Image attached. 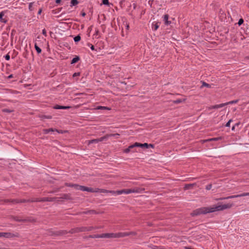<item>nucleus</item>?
I'll list each match as a JSON object with an SVG mask.
<instances>
[{
  "mask_svg": "<svg viewBox=\"0 0 249 249\" xmlns=\"http://www.w3.org/2000/svg\"><path fill=\"white\" fill-rule=\"evenodd\" d=\"M32 199H19V203H26V202H33L34 201H32Z\"/></svg>",
  "mask_w": 249,
  "mask_h": 249,
  "instance_id": "nucleus-26",
  "label": "nucleus"
},
{
  "mask_svg": "<svg viewBox=\"0 0 249 249\" xmlns=\"http://www.w3.org/2000/svg\"><path fill=\"white\" fill-rule=\"evenodd\" d=\"M136 147L148 148V143H141L136 142Z\"/></svg>",
  "mask_w": 249,
  "mask_h": 249,
  "instance_id": "nucleus-16",
  "label": "nucleus"
},
{
  "mask_svg": "<svg viewBox=\"0 0 249 249\" xmlns=\"http://www.w3.org/2000/svg\"><path fill=\"white\" fill-rule=\"evenodd\" d=\"M232 121L231 119H230L225 124V126L226 127H230V124L231 122Z\"/></svg>",
  "mask_w": 249,
  "mask_h": 249,
  "instance_id": "nucleus-47",
  "label": "nucleus"
},
{
  "mask_svg": "<svg viewBox=\"0 0 249 249\" xmlns=\"http://www.w3.org/2000/svg\"><path fill=\"white\" fill-rule=\"evenodd\" d=\"M228 198H226V197H221L218 198L217 200H224V199H228Z\"/></svg>",
  "mask_w": 249,
  "mask_h": 249,
  "instance_id": "nucleus-58",
  "label": "nucleus"
},
{
  "mask_svg": "<svg viewBox=\"0 0 249 249\" xmlns=\"http://www.w3.org/2000/svg\"><path fill=\"white\" fill-rule=\"evenodd\" d=\"M85 232L84 227H76V228H72L69 231H68L66 230H60V231H51L50 235H55V236H60V235H65L68 233L73 234V233H78V232Z\"/></svg>",
  "mask_w": 249,
  "mask_h": 249,
  "instance_id": "nucleus-2",
  "label": "nucleus"
},
{
  "mask_svg": "<svg viewBox=\"0 0 249 249\" xmlns=\"http://www.w3.org/2000/svg\"><path fill=\"white\" fill-rule=\"evenodd\" d=\"M150 147H151V148H154V145L153 144H148V148H150Z\"/></svg>",
  "mask_w": 249,
  "mask_h": 249,
  "instance_id": "nucleus-52",
  "label": "nucleus"
},
{
  "mask_svg": "<svg viewBox=\"0 0 249 249\" xmlns=\"http://www.w3.org/2000/svg\"><path fill=\"white\" fill-rule=\"evenodd\" d=\"M57 197H43L41 199L39 198H34V200H32V201H36V202H52L54 201L55 200H56L57 199Z\"/></svg>",
  "mask_w": 249,
  "mask_h": 249,
  "instance_id": "nucleus-5",
  "label": "nucleus"
},
{
  "mask_svg": "<svg viewBox=\"0 0 249 249\" xmlns=\"http://www.w3.org/2000/svg\"><path fill=\"white\" fill-rule=\"evenodd\" d=\"M185 101L184 99H183V100H181V99H177L176 100H174L173 101V103L176 104H179L181 102H182L183 101Z\"/></svg>",
  "mask_w": 249,
  "mask_h": 249,
  "instance_id": "nucleus-34",
  "label": "nucleus"
},
{
  "mask_svg": "<svg viewBox=\"0 0 249 249\" xmlns=\"http://www.w3.org/2000/svg\"><path fill=\"white\" fill-rule=\"evenodd\" d=\"M86 13L84 12H82L81 13V15L82 16V17H85L86 16Z\"/></svg>",
  "mask_w": 249,
  "mask_h": 249,
  "instance_id": "nucleus-57",
  "label": "nucleus"
},
{
  "mask_svg": "<svg viewBox=\"0 0 249 249\" xmlns=\"http://www.w3.org/2000/svg\"><path fill=\"white\" fill-rule=\"evenodd\" d=\"M34 3L33 2H31L29 3V9L30 10V11H32L33 10V5Z\"/></svg>",
  "mask_w": 249,
  "mask_h": 249,
  "instance_id": "nucleus-42",
  "label": "nucleus"
},
{
  "mask_svg": "<svg viewBox=\"0 0 249 249\" xmlns=\"http://www.w3.org/2000/svg\"><path fill=\"white\" fill-rule=\"evenodd\" d=\"M171 21H169L168 20H167V21H165V22H164V23H165V25H169V24H171Z\"/></svg>",
  "mask_w": 249,
  "mask_h": 249,
  "instance_id": "nucleus-53",
  "label": "nucleus"
},
{
  "mask_svg": "<svg viewBox=\"0 0 249 249\" xmlns=\"http://www.w3.org/2000/svg\"><path fill=\"white\" fill-rule=\"evenodd\" d=\"M80 74V72H75L73 74V77H76V76H79Z\"/></svg>",
  "mask_w": 249,
  "mask_h": 249,
  "instance_id": "nucleus-48",
  "label": "nucleus"
},
{
  "mask_svg": "<svg viewBox=\"0 0 249 249\" xmlns=\"http://www.w3.org/2000/svg\"><path fill=\"white\" fill-rule=\"evenodd\" d=\"M71 107L70 106H64L56 105L53 106V108L55 109H69Z\"/></svg>",
  "mask_w": 249,
  "mask_h": 249,
  "instance_id": "nucleus-13",
  "label": "nucleus"
},
{
  "mask_svg": "<svg viewBox=\"0 0 249 249\" xmlns=\"http://www.w3.org/2000/svg\"><path fill=\"white\" fill-rule=\"evenodd\" d=\"M80 60V57L78 56H75L73 59L71 60V64H73L77 63Z\"/></svg>",
  "mask_w": 249,
  "mask_h": 249,
  "instance_id": "nucleus-23",
  "label": "nucleus"
},
{
  "mask_svg": "<svg viewBox=\"0 0 249 249\" xmlns=\"http://www.w3.org/2000/svg\"><path fill=\"white\" fill-rule=\"evenodd\" d=\"M233 204L228 203L222 204L218 203L217 205H214L210 207H202L194 210L191 214L192 216H197L202 214H206L216 211H223L231 208Z\"/></svg>",
  "mask_w": 249,
  "mask_h": 249,
  "instance_id": "nucleus-1",
  "label": "nucleus"
},
{
  "mask_svg": "<svg viewBox=\"0 0 249 249\" xmlns=\"http://www.w3.org/2000/svg\"><path fill=\"white\" fill-rule=\"evenodd\" d=\"M13 110H11V109H7V108H4L2 110V111L3 112H7V113H11L12 112H13Z\"/></svg>",
  "mask_w": 249,
  "mask_h": 249,
  "instance_id": "nucleus-36",
  "label": "nucleus"
},
{
  "mask_svg": "<svg viewBox=\"0 0 249 249\" xmlns=\"http://www.w3.org/2000/svg\"><path fill=\"white\" fill-rule=\"evenodd\" d=\"M42 34L45 36H47V32H46V31L45 29H44L43 30H42Z\"/></svg>",
  "mask_w": 249,
  "mask_h": 249,
  "instance_id": "nucleus-50",
  "label": "nucleus"
},
{
  "mask_svg": "<svg viewBox=\"0 0 249 249\" xmlns=\"http://www.w3.org/2000/svg\"><path fill=\"white\" fill-rule=\"evenodd\" d=\"M221 139H222V138L220 137L212 138V139H210V141H218V140H221Z\"/></svg>",
  "mask_w": 249,
  "mask_h": 249,
  "instance_id": "nucleus-39",
  "label": "nucleus"
},
{
  "mask_svg": "<svg viewBox=\"0 0 249 249\" xmlns=\"http://www.w3.org/2000/svg\"><path fill=\"white\" fill-rule=\"evenodd\" d=\"M150 248H151L152 249H159V247L153 245H151L150 246Z\"/></svg>",
  "mask_w": 249,
  "mask_h": 249,
  "instance_id": "nucleus-43",
  "label": "nucleus"
},
{
  "mask_svg": "<svg viewBox=\"0 0 249 249\" xmlns=\"http://www.w3.org/2000/svg\"><path fill=\"white\" fill-rule=\"evenodd\" d=\"M77 190L91 193H94V192L97 191V190H95L94 188H93L88 187L85 186H82L79 185H78V186Z\"/></svg>",
  "mask_w": 249,
  "mask_h": 249,
  "instance_id": "nucleus-8",
  "label": "nucleus"
},
{
  "mask_svg": "<svg viewBox=\"0 0 249 249\" xmlns=\"http://www.w3.org/2000/svg\"><path fill=\"white\" fill-rule=\"evenodd\" d=\"M94 189L97 191L96 192H94V193L100 192V193H109V192L110 191L107 190L106 189H99V188H95Z\"/></svg>",
  "mask_w": 249,
  "mask_h": 249,
  "instance_id": "nucleus-19",
  "label": "nucleus"
},
{
  "mask_svg": "<svg viewBox=\"0 0 249 249\" xmlns=\"http://www.w3.org/2000/svg\"><path fill=\"white\" fill-rule=\"evenodd\" d=\"M131 193H142L144 191V189L142 188H135L134 189H130Z\"/></svg>",
  "mask_w": 249,
  "mask_h": 249,
  "instance_id": "nucleus-12",
  "label": "nucleus"
},
{
  "mask_svg": "<svg viewBox=\"0 0 249 249\" xmlns=\"http://www.w3.org/2000/svg\"><path fill=\"white\" fill-rule=\"evenodd\" d=\"M35 48L38 54H39L41 53V49L37 45L36 43L35 44Z\"/></svg>",
  "mask_w": 249,
  "mask_h": 249,
  "instance_id": "nucleus-27",
  "label": "nucleus"
},
{
  "mask_svg": "<svg viewBox=\"0 0 249 249\" xmlns=\"http://www.w3.org/2000/svg\"><path fill=\"white\" fill-rule=\"evenodd\" d=\"M4 15V12L2 11L0 13V21L1 22L5 23L7 22V20L3 18Z\"/></svg>",
  "mask_w": 249,
  "mask_h": 249,
  "instance_id": "nucleus-17",
  "label": "nucleus"
},
{
  "mask_svg": "<svg viewBox=\"0 0 249 249\" xmlns=\"http://www.w3.org/2000/svg\"><path fill=\"white\" fill-rule=\"evenodd\" d=\"M159 27V25H158V23H156L154 25V27H153V29L154 31H156L157 30Z\"/></svg>",
  "mask_w": 249,
  "mask_h": 249,
  "instance_id": "nucleus-46",
  "label": "nucleus"
},
{
  "mask_svg": "<svg viewBox=\"0 0 249 249\" xmlns=\"http://www.w3.org/2000/svg\"><path fill=\"white\" fill-rule=\"evenodd\" d=\"M243 195H244V196H249V193H243Z\"/></svg>",
  "mask_w": 249,
  "mask_h": 249,
  "instance_id": "nucleus-55",
  "label": "nucleus"
},
{
  "mask_svg": "<svg viewBox=\"0 0 249 249\" xmlns=\"http://www.w3.org/2000/svg\"><path fill=\"white\" fill-rule=\"evenodd\" d=\"M131 234H135L134 232H118V233H108V238H116L129 236Z\"/></svg>",
  "mask_w": 249,
  "mask_h": 249,
  "instance_id": "nucleus-3",
  "label": "nucleus"
},
{
  "mask_svg": "<svg viewBox=\"0 0 249 249\" xmlns=\"http://www.w3.org/2000/svg\"><path fill=\"white\" fill-rule=\"evenodd\" d=\"M226 105H227V103H222L219 105H215V107H216V109H217L219 108L223 107Z\"/></svg>",
  "mask_w": 249,
  "mask_h": 249,
  "instance_id": "nucleus-30",
  "label": "nucleus"
},
{
  "mask_svg": "<svg viewBox=\"0 0 249 249\" xmlns=\"http://www.w3.org/2000/svg\"><path fill=\"white\" fill-rule=\"evenodd\" d=\"M212 187V184H209L206 186V189L207 190H210L211 189Z\"/></svg>",
  "mask_w": 249,
  "mask_h": 249,
  "instance_id": "nucleus-41",
  "label": "nucleus"
},
{
  "mask_svg": "<svg viewBox=\"0 0 249 249\" xmlns=\"http://www.w3.org/2000/svg\"><path fill=\"white\" fill-rule=\"evenodd\" d=\"M102 3L104 5H108L109 1L108 0H102Z\"/></svg>",
  "mask_w": 249,
  "mask_h": 249,
  "instance_id": "nucleus-44",
  "label": "nucleus"
},
{
  "mask_svg": "<svg viewBox=\"0 0 249 249\" xmlns=\"http://www.w3.org/2000/svg\"><path fill=\"white\" fill-rule=\"evenodd\" d=\"M56 131V128H50L49 129H43L42 130L43 133L44 134H47L51 132H55Z\"/></svg>",
  "mask_w": 249,
  "mask_h": 249,
  "instance_id": "nucleus-15",
  "label": "nucleus"
},
{
  "mask_svg": "<svg viewBox=\"0 0 249 249\" xmlns=\"http://www.w3.org/2000/svg\"><path fill=\"white\" fill-rule=\"evenodd\" d=\"M235 126L234 125L232 127L231 130H234V129H235Z\"/></svg>",
  "mask_w": 249,
  "mask_h": 249,
  "instance_id": "nucleus-63",
  "label": "nucleus"
},
{
  "mask_svg": "<svg viewBox=\"0 0 249 249\" xmlns=\"http://www.w3.org/2000/svg\"><path fill=\"white\" fill-rule=\"evenodd\" d=\"M88 45L89 46H90V49H91V50L93 51V50H95L94 46L93 45H92V44H91L90 43H88Z\"/></svg>",
  "mask_w": 249,
  "mask_h": 249,
  "instance_id": "nucleus-49",
  "label": "nucleus"
},
{
  "mask_svg": "<svg viewBox=\"0 0 249 249\" xmlns=\"http://www.w3.org/2000/svg\"><path fill=\"white\" fill-rule=\"evenodd\" d=\"M82 214H89V213H88V211H84V212H82Z\"/></svg>",
  "mask_w": 249,
  "mask_h": 249,
  "instance_id": "nucleus-60",
  "label": "nucleus"
},
{
  "mask_svg": "<svg viewBox=\"0 0 249 249\" xmlns=\"http://www.w3.org/2000/svg\"><path fill=\"white\" fill-rule=\"evenodd\" d=\"M13 219L17 222H31L34 223L36 221V220L32 217H27L25 218H23L19 216H13Z\"/></svg>",
  "mask_w": 249,
  "mask_h": 249,
  "instance_id": "nucleus-4",
  "label": "nucleus"
},
{
  "mask_svg": "<svg viewBox=\"0 0 249 249\" xmlns=\"http://www.w3.org/2000/svg\"><path fill=\"white\" fill-rule=\"evenodd\" d=\"M89 214H95L97 213V212L94 210H90L88 211Z\"/></svg>",
  "mask_w": 249,
  "mask_h": 249,
  "instance_id": "nucleus-35",
  "label": "nucleus"
},
{
  "mask_svg": "<svg viewBox=\"0 0 249 249\" xmlns=\"http://www.w3.org/2000/svg\"><path fill=\"white\" fill-rule=\"evenodd\" d=\"M202 86H204V87H206L209 88H211L210 85L205 83V82H203V83H202Z\"/></svg>",
  "mask_w": 249,
  "mask_h": 249,
  "instance_id": "nucleus-38",
  "label": "nucleus"
},
{
  "mask_svg": "<svg viewBox=\"0 0 249 249\" xmlns=\"http://www.w3.org/2000/svg\"><path fill=\"white\" fill-rule=\"evenodd\" d=\"M209 109H216V107H215V105L209 107Z\"/></svg>",
  "mask_w": 249,
  "mask_h": 249,
  "instance_id": "nucleus-56",
  "label": "nucleus"
},
{
  "mask_svg": "<svg viewBox=\"0 0 249 249\" xmlns=\"http://www.w3.org/2000/svg\"><path fill=\"white\" fill-rule=\"evenodd\" d=\"M196 185V183H192V184H185L184 186V189L185 190L190 189L193 188V186H195Z\"/></svg>",
  "mask_w": 249,
  "mask_h": 249,
  "instance_id": "nucleus-22",
  "label": "nucleus"
},
{
  "mask_svg": "<svg viewBox=\"0 0 249 249\" xmlns=\"http://www.w3.org/2000/svg\"><path fill=\"white\" fill-rule=\"evenodd\" d=\"M240 122H238V123H236V124H234V125H235V126H238L239 125H240Z\"/></svg>",
  "mask_w": 249,
  "mask_h": 249,
  "instance_id": "nucleus-62",
  "label": "nucleus"
},
{
  "mask_svg": "<svg viewBox=\"0 0 249 249\" xmlns=\"http://www.w3.org/2000/svg\"><path fill=\"white\" fill-rule=\"evenodd\" d=\"M55 132H57L58 133L63 134L64 133V131L62 130H58L56 129V131H55Z\"/></svg>",
  "mask_w": 249,
  "mask_h": 249,
  "instance_id": "nucleus-51",
  "label": "nucleus"
},
{
  "mask_svg": "<svg viewBox=\"0 0 249 249\" xmlns=\"http://www.w3.org/2000/svg\"><path fill=\"white\" fill-rule=\"evenodd\" d=\"M60 199H66V200H72V198L70 194H63L62 196L60 197H58L56 200L59 201Z\"/></svg>",
  "mask_w": 249,
  "mask_h": 249,
  "instance_id": "nucleus-11",
  "label": "nucleus"
},
{
  "mask_svg": "<svg viewBox=\"0 0 249 249\" xmlns=\"http://www.w3.org/2000/svg\"><path fill=\"white\" fill-rule=\"evenodd\" d=\"M136 142H135L133 144L130 145L128 147V148L124 149V152L125 153H128L129 152L131 151V150L133 149L134 148L136 147Z\"/></svg>",
  "mask_w": 249,
  "mask_h": 249,
  "instance_id": "nucleus-14",
  "label": "nucleus"
},
{
  "mask_svg": "<svg viewBox=\"0 0 249 249\" xmlns=\"http://www.w3.org/2000/svg\"><path fill=\"white\" fill-rule=\"evenodd\" d=\"M120 135L118 133H115V134H107L105 136H107V138L110 137H115L116 138H118V136H119Z\"/></svg>",
  "mask_w": 249,
  "mask_h": 249,
  "instance_id": "nucleus-31",
  "label": "nucleus"
},
{
  "mask_svg": "<svg viewBox=\"0 0 249 249\" xmlns=\"http://www.w3.org/2000/svg\"><path fill=\"white\" fill-rule=\"evenodd\" d=\"M6 202H10L12 203H19V200L17 199H7L5 200Z\"/></svg>",
  "mask_w": 249,
  "mask_h": 249,
  "instance_id": "nucleus-25",
  "label": "nucleus"
},
{
  "mask_svg": "<svg viewBox=\"0 0 249 249\" xmlns=\"http://www.w3.org/2000/svg\"><path fill=\"white\" fill-rule=\"evenodd\" d=\"M238 101H239V100L237 99V100H232V101L227 102L226 103H227V105H230V104H236L238 102Z\"/></svg>",
  "mask_w": 249,
  "mask_h": 249,
  "instance_id": "nucleus-33",
  "label": "nucleus"
},
{
  "mask_svg": "<svg viewBox=\"0 0 249 249\" xmlns=\"http://www.w3.org/2000/svg\"><path fill=\"white\" fill-rule=\"evenodd\" d=\"M109 193H111L112 194L114 195H120L123 194H128L131 193L130 189H122L121 190H117V191H111L109 192Z\"/></svg>",
  "mask_w": 249,
  "mask_h": 249,
  "instance_id": "nucleus-7",
  "label": "nucleus"
},
{
  "mask_svg": "<svg viewBox=\"0 0 249 249\" xmlns=\"http://www.w3.org/2000/svg\"><path fill=\"white\" fill-rule=\"evenodd\" d=\"M4 58H5V59L6 60H7V61L9 60H10V55L9 54V53H7V54H6V55L4 56Z\"/></svg>",
  "mask_w": 249,
  "mask_h": 249,
  "instance_id": "nucleus-45",
  "label": "nucleus"
},
{
  "mask_svg": "<svg viewBox=\"0 0 249 249\" xmlns=\"http://www.w3.org/2000/svg\"><path fill=\"white\" fill-rule=\"evenodd\" d=\"M169 18V15L168 14H165L163 16V20L164 21V22L165 21H167V20H168Z\"/></svg>",
  "mask_w": 249,
  "mask_h": 249,
  "instance_id": "nucleus-37",
  "label": "nucleus"
},
{
  "mask_svg": "<svg viewBox=\"0 0 249 249\" xmlns=\"http://www.w3.org/2000/svg\"><path fill=\"white\" fill-rule=\"evenodd\" d=\"M171 21H169L168 20H167V21H165V22H164V23H165V25H169V24H171Z\"/></svg>",
  "mask_w": 249,
  "mask_h": 249,
  "instance_id": "nucleus-54",
  "label": "nucleus"
},
{
  "mask_svg": "<svg viewBox=\"0 0 249 249\" xmlns=\"http://www.w3.org/2000/svg\"><path fill=\"white\" fill-rule=\"evenodd\" d=\"M65 185L67 187H73L77 190L78 184L66 182Z\"/></svg>",
  "mask_w": 249,
  "mask_h": 249,
  "instance_id": "nucleus-18",
  "label": "nucleus"
},
{
  "mask_svg": "<svg viewBox=\"0 0 249 249\" xmlns=\"http://www.w3.org/2000/svg\"><path fill=\"white\" fill-rule=\"evenodd\" d=\"M78 3H79V1L77 0H71V1L70 6L71 7H72L73 6H75V5H77V4H78Z\"/></svg>",
  "mask_w": 249,
  "mask_h": 249,
  "instance_id": "nucleus-29",
  "label": "nucleus"
},
{
  "mask_svg": "<svg viewBox=\"0 0 249 249\" xmlns=\"http://www.w3.org/2000/svg\"><path fill=\"white\" fill-rule=\"evenodd\" d=\"M61 0H55V2L57 4L60 3L61 2Z\"/></svg>",
  "mask_w": 249,
  "mask_h": 249,
  "instance_id": "nucleus-59",
  "label": "nucleus"
},
{
  "mask_svg": "<svg viewBox=\"0 0 249 249\" xmlns=\"http://www.w3.org/2000/svg\"><path fill=\"white\" fill-rule=\"evenodd\" d=\"M108 233H102L101 234L89 235V237L91 238H108Z\"/></svg>",
  "mask_w": 249,
  "mask_h": 249,
  "instance_id": "nucleus-9",
  "label": "nucleus"
},
{
  "mask_svg": "<svg viewBox=\"0 0 249 249\" xmlns=\"http://www.w3.org/2000/svg\"><path fill=\"white\" fill-rule=\"evenodd\" d=\"M38 116L42 120L46 119H51L52 118V116L51 115H39Z\"/></svg>",
  "mask_w": 249,
  "mask_h": 249,
  "instance_id": "nucleus-20",
  "label": "nucleus"
},
{
  "mask_svg": "<svg viewBox=\"0 0 249 249\" xmlns=\"http://www.w3.org/2000/svg\"><path fill=\"white\" fill-rule=\"evenodd\" d=\"M243 196H244V195H243V193H242L239 195L230 196H227V197H226V198L230 199V198H237V197H243Z\"/></svg>",
  "mask_w": 249,
  "mask_h": 249,
  "instance_id": "nucleus-24",
  "label": "nucleus"
},
{
  "mask_svg": "<svg viewBox=\"0 0 249 249\" xmlns=\"http://www.w3.org/2000/svg\"><path fill=\"white\" fill-rule=\"evenodd\" d=\"M159 249H164L163 247H161V246H159Z\"/></svg>",
  "mask_w": 249,
  "mask_h": 249,
  "instance_id": "nucleus-64",
  "label": "nucleus"
},
{
  "mask_svg": "<svg viewBox=\"0 0 249 249\" xmlns=\"http://www.w3.org/2000/svg\"><path fill=\"white\" fill-rule=\"evenodd\" d=\"M107 139V136H104L99 139H93L89 141V144L93 143H98L99 142H102Z\"/></svg>",
  "mask_w": 249,
  "mask_h": 249,
  "instance_id": "nucleus-10",
  "label": "nucleus"
},
{
  "mask_svg": "<svg viewBox=\"0 0 249 249\" xmlns=\"http://www.w3.org/2000/svg\"><path fill=\"white\" fill-rule=\"evenodd\" d=\"M4 237L7 238H11L13 237H19V234L18 232L15 233L11 232H1V237Z\"/></svg>",
  "mask_w": 249,
  "mask_h": 249,
  "instance_id": "nucleus-6",
  "label": "nucleus"
},
{
  "mask_svg": "<svg viewBox=\"0 0 249 249\" xmlns=\"http://www.w3.org/2000/svg\"><path fill=\"white\" fill-rule=\"evenodd\" d=\"M244 23V19L242 18H240L239 21H238V24L239 26L241 25L243 23Z\"/></svg>",
  "mask_w": 249,
  "mask_h": 249,
  "instance_id": "nucleus-40",
  "label": "nucleus"
},
{
  "mask_svg": "<svg viewBox=\"0 0 249 249\" xmlns=\"http://www.w3.org/2000/svg\"><path fill=\"white\" fill-rule=\"evenodd\" d=\"M97 229H98V228L96 227H93V226L84 227L85 231H91L93 230Z\"/></svg>",
  "mask_w": 249,
  "mask_h": 249,
  "instance_id": "nucleus-21",
  "label": "nucleus"
},
{
  "mask_svg": "<svg viewBox=\"0 0 249 249\" xmlns=\"http://www.w3.org/2000/svg\"><path fill=\"white\" fill-rule=\"evenodd\" d=\"M96 109H106L109 110L110 108L107 107H103V106H98L96 108Z\"/></svg>",
  "mask_w": 249,
  "mask_h": 249,
  "instance_id": "nucleus-28",
  "label": "nucleus"
},
{
  "mask_svg": "<svg viewBox=\"0 0 249 249\" xmlns=\"http://www.w3.org/2000/svg\"><path fill=\"white\" fill-rule=\"evenodd\" d=\"M41 12H42V9H39V10H38V11L37 14H38V15H40V14L41 13Z\"/></svg>",
  "mask_w": 249,
  "mask_h": 249,
  "instance_id": "nucleus-61",
  "label": "nucleus"
},
{
  "mask_svg": "<svg viewBox=\"0 0 249 249\" xmlns=\"http://www.w3.org/2000/svg\"><path fill=\"white\" fill-rule=\"evenodd\" d=\"M81 40V36L80 35H77L74 37V41L75 42H78Z\"/></svg>",
  "mask_w": 249,
  "mask_h": 249,
  "instance_id": "nucleus-32",
  "label": "nucleus"
}]
</instances>
